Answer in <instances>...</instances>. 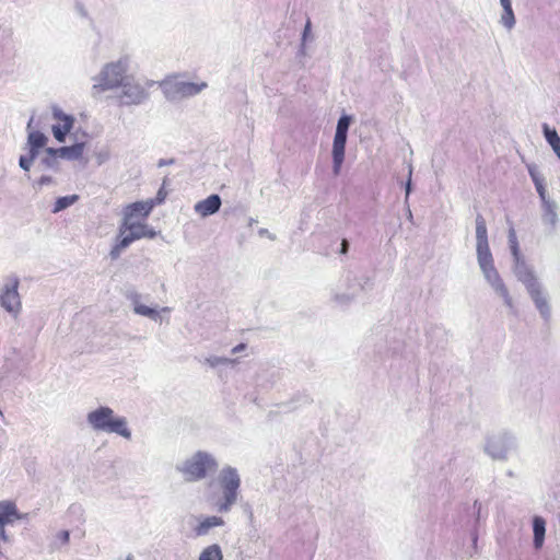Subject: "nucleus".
Listing matches in <instances>:
<instances>
[{
    "label": "nucleus",
    "mask_w": 560,
    "mask_h": 560,
    "mask_svg": "<svg viewBox=\"0 0 560 560\" xmlns=\"http://www.w3.org/2000/svg\"><path fill=\"white\" fill-rule=\"evenodd\" d=\"M512 271L515 278L524 284L541 317L545 320H549L551 316V308L547 296L544 294L542 285L535 275L533 266L527 262L522 253L512 255Z\"/></svg>",
    "instance_id": "obj_1"
},
{
    "label": "nucleus",
    "mask_w": 560,
    "mask_h": 560,
    "mask_svg": "<svg viewBox=\"0 0 560 560\" xmlns=\"http://www.w3.org/2000/svg\"><path fill=\"white\" fill-rule=\"evenodd\" d=\"M86 422L96 432L115 433L124 439H131L127 419L117 416L108 406H100L88 412Z\"/></svg>",
    "instance_id": "obj_2"
},
{
    "label": "nucleus",
    "mask_w": 560,
    "mask_h": 560,
    "mask_svg": "<svg viewBox=\"0 0 560 560\" xmlns=\"http://www.w3.org/2000/svg\"><path fill=\"white\" fill-rule=\"evenodd\" d=\"M155 236L156 232L145 223H141L139 221H121L118 226L116 243L112 247L109 256L113 260H116L135 241L141 238H154Z\"/></svg>",
    "instance_id": "obj_3"
},
{
    "label": "nucleus",
    "mask_w": 560,
    "mask_h": 560,
    "mask_svg": "<svg viewBox=\"0 0 560 560\" xmlns=\"http://www.w3.org/2000/svg\"><path fill=\"white\" fill-rule=\"evenodd\" d=\"M183 474L186 481L195 482L205 479L208 475L214 474L218 469V462L208 452L198 451L191 457L176 466Z\"/></svg>",
    "instance_id": "obj_4"
},
{
    "label": "nucleus",
    "mask_w": 560,
    "mask_h": 560,
    "mask_svg": "<svg viewBox=\"0 0 560 560\" xmlns=\"http://www.w3.org/2000/svg\"><path fill=\"white\" fill-rule=\"evenodd\" d=\"M222 494L214 503L219 513H229L236 503L241 487V478L237 469L231 466L224 467L218 478Z\"/></svg>",
    "instance_id": "obj_5"
},
{
    "label": "nucleus",
    "mask_w": 560,
    "mask_h": 560,
    "mask_svg": "<svg viewBox=\"0 0 560 560\" xmlns=\"http://www.w3.org/2000/svg\"><path fill=\"white\" fill-rule=\"evenodd\" d=\"M477 261L488 284L499 296L503 299L505 306L510 308L512 313H515L514 302L503 279L494 266L491 250L477 254Z\"/></svg>",
    "instance_id": "obj_6"
},
{
    "label": "nucleus",
    "mask_w": 560,
    "mask_h": 560,
    "mask_svg": "<svg viewBox=\"0 0 560 560\" xmlns=\"http://www.w3.org/2000/svg\"><path fill=\"white\" fill-rule=\"evenodd\" d=\"M477 261L488 284L499 296L503 299L505 306L510 308L512 313H515L514 302L503 279L494 266L491 250L477 254Z\"/></svg>",
    "instance_id": "obj_7"
},
{
    "label": "nucleus",
    "mask_w": 560,
    "mask_h": 560,
    "mask_svg": "<svg viewBox=\"0 0 560 560\" xmlns=\"http://www.w3.org/2000/svg\"><path fill=\"white\" fill-rule=\"evenodd\" d=\"M127 70L128 60L126 58L106 63L94 79L96 83L92 88L93 94L119 88L128 79Z\"/></svg>",
    "instance_id": "obj_8"
},
{
    "label": "nucleus",
    "mask_w": 560,
    "mask_h": 560,
    "mask_svg": "<svg viewBox=\"0 0 560 560\" xmlns=\"http://www.w3.org/2000/svg\"><path fill=\"white\" fill-rule=\"evenodd\" d=\"M154 84V81H147L145 85H142L131 78L126 79L119 86L120 92L117 95L118 104L120 106H137L143 104L150 97L148 89L152 88Z\"/></svg>",
    "instance_id": "obj_9"
},
{
    "label": "nucleus",
    "mask_w": 560,
    "mask_h": 560,
    "mask_svg": "<svg viewBox=\"0 0 560 560\" xmlns=\"http://www.w3.org/2000/svg\"><path fill=\"white\" fill-rule=\"evenodd\" d=\"M352 117L350 115H341L337 121L336 132L332 142V172L337 176L345 160L346 143L348 138V130Z\"/></svg>",
    "instance_id": "obj_10"
},
{
    "label": "nucleus",
    "mask_w": 560,
    "mask_h": 560,
    "mask_svg": "<svg viewBox=\"0 0 560 560\" xmlns=\"http://www.w3.org/2000/svg\"><path fill=\"white\" fill-rule=\"evenodd\" d=\"M165 97L170 101H176L184 97H190L199 94L207 88L206 82L194 83L179 80H165L161 83Z\"/></svg>",
    "instance_id": "obj_11"
},
{
    "label": "nucleus",
    "mask_w": 560,
    "mask_h": 560,
    "mask_svg": "<svg viewBox=\"0 0 560 560\" xmlns=\"http://www.w3.org/2000/svg\"><path fill=\"white\" fill-rule=\"evenodd\" d=\"M346 287L347 291L339 293H334L332 300L338 305H348L353 299L358 295L360 291H365L371 289L372 283L371 279L366 276L358 277L353 272L349 271L346 276Z\"/></svg>",
    "instance_id": "obj_12"
},
{
    "label": "nucleus",
    "mask_w": 560,
    "mask_h": 560,
    "mask_svg": "<svg viewBox=\"0 0 560 560\" xmlns=\"http://www.w3.org/2000/svg\"><path fill=\"white\" fill-rule=\"evenodd\" d=\"M515 445L514 438L508 432H499L487 438L483 451L492 459L504 460Z\"/></svg>",
    "instance_id": "obj_13"
},
{
    "label": "nucleus",
    "mask_w": 560,
    "mask_h": 560,
    "mask_svg": "<svg viewBox=\"0 0 560 560\" xmlns=\"http://www.w3.org/2000/svg\"><path fill=\"white\" fill-rule=\"evenodd\" d=\"M20 279L11 276L0 290V304L9 313L16 315L21 311V298L18 292Z\"/></svg>",
    "instance_id": "obj_14"
},
{
    "label": "nucleus",
    "mask_w": 560,
    "mask_h": 560,
    "mask_svg": "<svg viewBox=\"0 0 560 560\" xmlns=\"http://www.w3.org/2000/svg\"><path fill=\"white\" fill-rule=\"evenodd\" d=\"M155 206L154 200L137 201L127 205L122 210L121 221H137L147 218Z\"/></svg>",
    "instance_id": "obj_15"
},
{
    "label": "nucleus",
    "mask_w": 560,
    "mask_h": 560,
    "mask_svg": "<svg viewBox=\"0 0 560 560\" xmlns=\"http://www.w3.org/2000/svg\"><path fill=\"white\" fill-rule=\"evenodd\" d=\"M54 117L62 121V125L52 126V133L57 141L63 142L67 135L71 131L74 118L71 115L65 114L60 108H52Z\"/></svg>",
    "instance_id": "obj_16"
},
{
    "label": "nucleus",
    "mask_w": 560,
    "mask_h": 560,
    "mask_svg": "<svg viewBox=\"0 0 560 560\" xmlns=\"http://www.w3.org/2000/svg\"><path fill=\"white\" fill-rule=\"evenodd\" d=\"M222 205L221 197L217 194H212L203 200L198 201L194 206V210L197 214L202 218L210 217L217 213Z\"/></svg>",
    "instance_id": "obj_17"
},
{
    "label": "nucleus",
    "mask_w": 560,
    "mask_h": 560,
    "mask_svg": "<svg viewBox=\"0 0 560 560\" xmlns=\"http://www.w3.org/2000/svg\"><path fill=\"white\" fill-rule=\"evenodd\" d=\"M490 252L488 230L485 218L478 213L476 217V254Z\"/></svg>",
    "instance_id": "obj_18"
},
{
    "label": "nucleus",
    "mask_w": 560,
    "mask_h": 560,
    "mask_svg": "<svg viewBox=\"0 0 560 560\" xmlns=\"http://www.w3.org/2000/svg\"><path fill=\"white\" fill-rule=\"evenodd\" d=\"M27 514H21L15 503L11 501L0 502V525L12 524L14 520H25Z\"/></svg>",
    "instance_id": "obj_19"
},
{
    "label": "nucleus",
    "mask_w": 560,
    "mask_h": 560,
    "mask_svg": "<svg viewBox=\"0 0 560 560\" xmlns=\"http://www.w3.org/2000/svg\"><path fill=\"white\" fill-rule=\"evenodd\" d=\"M558 205L555 200H549L541 203V221L549 226V232L556 231L559 218L557 213Z\"/></svg>",
    "instance_id": "obj_20"
},
{
    "label": "nucleus",
    "mask_w": 560,
    "mask_h": 560,
    "mask_svg": "<svg viewBox=\"0 0 560 560\" xmlns=\"http://www.w3.org/2000/svg\"><path fill=\"white\" fill-rule=\"evenodd\" d=\"M225 524L224 520L220 516H207L203 517L199 524L195 527L196 536H206L209 534L210 529L213 527L223 526Z\"/></svg>",
    "instance_id": "obj_21"
},
{
    "label": "nucleus",
    "mask_w": 560,
    "mask_h": 560,
    "mask_svg": "<svg viewBox=\"0 0 560 560\" xmlns=\"http://www.w3.org/2000/svg\"><path fill=\"white\" fill-rule=\"evenodd\" d=\"M58 158L74 161L82 158L83 151H84V143H74L70 147H61L58 149H55Z\"/></svg>",
    "instance_id": "obj_22"
},
{
    "label": "nucleus",
    "mask_w": 560,
    "mask_h": 560,
    "mask_svg": "<svg viewBox=\"0 0 560 560\" xmlns=\"http://www.w3.org/2000/svg\"><path fill=\"white\" fill-rule=\"evenodd\" d=\"M533 544L536 549H540L544 545L546 534V521L541 516H534L533 518Z\"/></svg>",
    "instance_id": "obj_23"
},
{
    "label": "nucleus",
    "mask_w": 560,
    "mask_h": 560,
    "mask_svg": "<svg viewBox=\"0 0 560 560\" xmlns=\"http://www.w3.org/2000/svg\"><path fill=\"white\" fill-rule=\"evenodd\" d=\"M500 4L503 9V13L500 19V23L508 30L511 31L516 23L515 15L512 9V0H500Z\"/></svg>",
    "instance_id": "obj_24"
},
{
    "label": "nucleus",
    "mask_w": 560,
    "mask_h": 560,
    "mask_svg": "<svg viewBox=\"0 0 560 560\" xmlns=\"http://www.w3.org/2000/svg\"><path fill=\"white\" fill-rule=\"evenodd\" d=\"M39 164L44 168L58 170L59 162H58V155L55 151V148H46L45 149V155L40 159Z\"/></svg>",
    "instance_id": "obj_25"
},
{
    "label": "nucleus",
    "mask_w": 560,
    "mask_h": 560,
    "mask_svg": "<svg viewBox=\"0 0 560 560\" xmlns=\"http://www.w3.org/2000/svg\"><path fill=\"white\" fill-rule=\"evenodd\" d=\"M48 138L42 132L37 130L28 131L27 136V147L43 149L45 148Z\"/></svg>",
    "instance_id": "obj_26"
},
{
    "label": "nucleus",
    "mask_w": 560,
    "mask_h": 560,
    "mask_svg": "<svg viewBox=\"0 0 560 560\" xmlns=\"http://www.w3.org/2000/svg\"><path fill=\"white\" fill-rule=\"evenodd\" d=\"M223 553L221 547L218 544L210 545L206 547L200 556L199 560H222Z\"/></svg>",
    "instance_id": "obj_27"
},
{
    "label": "nucleus",
    "mask_w": 560,
    "mask_h": 560,
    "mask_svg": "<svg viewBox=\"0 0 560 560\" xmlns=\"http://www.w3.org/2000/svg\"><path fill=\"white\" fill-rule=\"evenodd\" d=\"M542 132L552 150L560 147V137L556 129L550 128L548 124H542Z\"/></svg>",
    "instance_id": "obj_28"
},
{
    "label": "nucleus",
    "mask_w": 560,
    "mask_h": 560,
    "mask_svg": "<svg viewBox=\"0 0 560 560\" xmlns=\"http://www.w3.org/2000/svg\"><path fill=\"white\" fill-rule=\"evenodd\" d=\"M78 199H79L78 195H70V196H63V197L57 198V200L54 205V208H52V212L57 213V212H60V211L69 208L70 206L75 203L78 201Z\"/></svg>",
    "instance_id": "obj_29"
},
{
    "label": "nucleus",
    "mask_w": 560,
    "mask_h": 560,
    "mask_svg": "<svg viewBox=\"0 0 560 560\" xmlns=\"http://www.w3.org/2000/svg\"><path fill=\"white\" fill-rule=\"evenodd\" d=\"M136 314L148 317L154 322L161 320V315L159 311L147 305L138 306L136 308Z\"/></svg>",
    "instance_id": "obj_30"
},
{
    "label": "nucleus",
    "mask_w": 560,
    "mask_h": 560,
    "mask_svg": "<svg viewBox=\"0 0 560 560\" xmlns=\"http://www.w3.org/2000/svg\"><path fill=\"white\" fill-rule=\"evenodd\" d=\"M508 241H509V247H510L511 254L512 255L520 254L521 249H520L516 232H515V229L513 226H511L509 229Z\"/></svg>",
    "instance_id": "obj_31"
},
{
    "label": "nucleus",
    "mask_w": 560,
    "mask_h": 560,
    "mask_svg": "<svg viewBox=\"0 0 560 560\" xmlns=\"http://www.w3.org/2000/svg\"><path fill=\"white\" fill-rule=\"evenodd\" d=\"M235 362H236L235 359H229V358L217 357V355H211L206 359V363L209 364L211 368H217L219 365L234 364Z\"/></svg>",
    "instance_id": "obj_32"
},
{
    "label": "nucleus",
    "mask_w": 560,
    "mask_h": 560,
    "mask_svg": "<svg viewBox=\"0 0 560 560\" xmlns=\"http://www.w3.org/2000/svg\"><path fill=\"white\" fill-rule=\"evenodd\" d=\"M125 296L131 302L135 313H136V308L138 306L143 305L140 303L141 294L139 292H137L135 289H128L125 293Z\"/></svg>",
    "instance_id": "obj_33"
},
{
    "label": "nucleus",
    "mask_w": 560,
    "mask_h": 560,
    "mask_svg": "<svg viewBox=\"0 0 560 560\" xmlns=\"http://www.w3.org/2000/svg\"><path fill=\"white\" fill-rule=\"evenodd\" d=\"M311 31H312V23H311V20L308 19L305 23V26H304V30L302 33V44H301V49H300L302 55L305 54V42L308 39V37L311 35Z\"/></svg>",
    "instance_id": "obj_34"
},
{
    "label": "nucleus",
    "mask_w": 560,
    "mask_h": 560,
    "mask_svg": "<svg viewBox=\"0 0 560 560\" xmlns=\"http://www.w3.org/2000/svg\"><path fill=\"white\" fill-rule=\"evenodd\" d=\"M535 188H536V190H537V192L539 195L541 203L551 200L547 196V191H546V187H545V184H544V179L538 182V183H535Z\"/></svg>",
    "instance_id": "obj_35"
},
{
    "label": "nucleus",
    "mask_w": 560,
    "mask_h": 560,
    "mask_svg": "<svg viewBox=\"0 0 560 560\" xmlns=\"http://www.w3.org/2000/svg\"><path fill=\"white\" fill-rule=\"evenodd\" d=\"M166 184V178H164L163 180V185L162 187L159 189L155 198H153L152 200L155 201V205H160L162 202H164L165 198H166V191L164 190V185Z\"/></svg>",
    "instance_id": "obj_36"
},
{
    "label": "nucleus",
    "mask_w": 560,
    "mask_h": 560,
    "mask_svg": "<svg viewBox=\"0 0 560 560\" xmlns=\"http://www.w3.org/2000/svg\"><path fill=\"white\" fill-rule=\"evenodd\" d=\"M32 164L33 162L26 155L20 156L19 165L23 171L28 172L31 170Z\"/></svg>",
    "instance_id": "obj_37"
},
{
    "label": "nucleus",
    "mask_w": 560,
    "mask_h": 560,
    "mask_svg": "<svg viewBox=\"0 0 560 560\" xmlns=\"http://www.w3.org/2000/svg\"><path fill=\"white\" fill-rule=\"evenodd\" d=\"M528 173L534 184L544 179L534 165L528 166Z\"/></svg>",
    "instance_id": "obj_38"
},
{
    "label": "nucleus",
    "mask_w": 560,
    "mask_h": 560,
    "mask_svg": "<svg viewBox=\"0 0 560 560\" xmlns=\"http://www.w3.org/2000/svg\"><path fill=\"white\" fill-rule=\"evenodd\" d=\"M411 174H412V167L411 165L409 166V176H408V180L405 185V190H406V202L408 201V198H409V195L412 190V184H411Z\"/></svg>",
    "instance_id": "obj_39"
},
{
    "label": "nucleus",
    "mask_w": 560,
    "mask_h": 560,
    "mask_svg": "<svg viewBox=\"0 0 560 560\" xmlns=\"http://www.w3.org/2000/svg\"><path fill=\"white\" fill-rule=\"evenodd\" d=\"M39 154V149L28 147V154L26 155L32 162H34Z\"/></svg>",
    "instance_id": "obj_40"
},
{
    "label": "nucleus",
    "mask_w": 560,
    "mask_h": 560,
    "mask_svg": "<svg viewBox=\"0 0 560 560\" xmlns=\"http://www.w3.org/2000/svg\"><path fill=\"white\" fill-rule=\"evenodd\" d=\"M52 182V178L50 176H47V175H43L38 180H37V185L39 187H43V186H46V185H49L50 183Z\"/></svg>",
    "instance_id": "obj_41"
},
{
    "label": "nucleus",
    "mask_w": 560,
    "mask_h": 560,
    "mask_svg": "<svg viewBox=\"0 0 560 560\" xmlns=\"http://www.w3.org/2000/svg\"><path fill=\"white\" fill-rule=\"evenodd\" d=\"M175 164V159H160L158 161V167H163V166H167V165H173Z\"/></svg>",
    "instance_id": "obj_42"
},
{
    "label": "nucleus",
    "mask_w": 560,
    "mask_h": 560,
    "mask_svg": "<svg viewBox=\"0 0 560 560\" xmlns=\"http://www.w3.org/2000/svg\"><path fill=\"white\" fill-rule=\"evenodd\" d=\"M58 538L61 540L62 544H68L70 538V533L68 530H61L58 534Z\"/></svg>",
    "instance_id": "obj_43"
},
{
    "label": "nucleus",
    "mask_w": 560,
    "mask_h": 560,
    "mask_svg": "<svg viewBox=\"0 0 560 560\" xmlns=\"http://www.w3.org/2000/svg\"><path fill=\"white\" fill-rule=\"evenodd\" d=\"M349 247H350V245H349L348 240L343 238L340 244V254H343V255L347 254L349 250Z\"/></svg>",
    "instance_id": "obj_44"
},
{
    "label": "nucleus",
    "mask_w": 560,
    "mask_h": 560,
    "mask_svg": "<svg viewBox=\"0 0 560 560\" xmlns=\"http://www.w3.org/2000/svg\"><path fill=\"white\" fill-rule=\"evenodd\" d=\"M4 527L5 525H0V540L8 541V535Z\"/></svg>",
    "instance_id": "obj_45"
},
{
    "label": "nucleus",
    "mask_w": 560,
    "mask_h": 560,
    "mask_svg": "<svg viewBox=\"0 0 560 560\" xmlns=\"http://www.w3.org/2000/svg\"><path fill=\"white\" fill-rule=\"evenodd\" d=\"M246 348L245 343H240L232 349V353H238Z\"/></svg>",
    "instance_id": "obj_46"
},
{
    "label": "nucleus",
    "mask_w": 560,
    "mask_h": 560,
    "mask_svg": "<svg viewBox=\"0 0 560 560\" xmlns=\"http://www.w3.org/2000/svg\"><path fill=\"white\" fill-rule=\"evenodd\" d=\"M259 234H260V235H268V236H269V238L275 240V236L270 235V234H269V232H268V230H266V229H261V230L259 231Z\"/></svg>",
    "instance_id": "obj_47"
},
{
    "label": "nucleus",
    "mask_w": 560,
    "mask_h": 560,
    "mask_svg": "<svg viewBox=\"0 0 560 560\" xmlns=\"http://www.w3.org/2000/svg\"><path fill=\"white\" fill-rule=\"evenodd\" d=\"M33 121H34V116H32L30 118L28 122H27V127L26 128H27L28 131H32L31 128L33 127Z\"/></svg>",
    "instance_id": "obj_48"
},
{
    "label": "nucleus",
    "mask_w": 560,
    "mask_h": 560,
    "mask_svg": "<svg viewBox=\"0 0 560 560\" xmlns=\"http://www.w3.org/2000/svg\"><path fill=\"white\" fill-rule=\"evenodd\" d=\"M407 218L411 221L412 220V212L410 210V208L408 207L407 209Z\"/></svg>",
    "instance_id": "obj_49"
},
{
    "label": "nucleus",
    "mask_w": 560,
    "mask_h": 560,
    "mask_svg": "<svg viewBox=\"0 0 560 560\" xmlns=\"http://www.w3.org/2000/svg\"><path fill=\"white\" fill-rule=\"evenodd\" d=\"M558 159L560 160V145L553 150Z\"/></svg>",
    "instance_id": "obj_50"
},
{
    "label": "nucleus",
    "mask_w": 560,
    "mask_h": 560,
    "mask_svg": "<svg viewBox=\"0 0 560 560\" xmlns=\"http://www.w3.org/2000/svg\"><path fill=\"white\" fill-rule=\"evenodd\" d=\"M162 312H170V307H163Z\"/></svg>",
    "instance_id": "obj_51"
},
{
    "label": "nucleus",
    "mask_w": 560,
    "mask_h": 560,
    "mask_svg": "<svg viewBox=\"0 0 560 560\" xmlns=\"http://www.w3.org/2000/svg\"><path fill=\"white\" fill-rule=\"evenodd\" d=\"M126 560H133V557L131 555H129Z\"/></svg>",
    "instance_id": "obj_52"
}]
</instances>
